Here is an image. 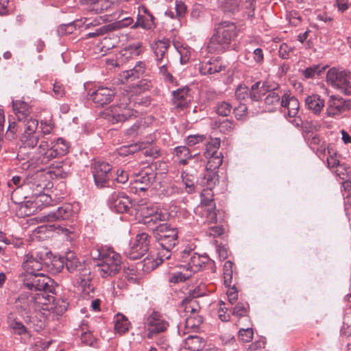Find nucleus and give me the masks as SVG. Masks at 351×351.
I'll return each instance as SVG.
<instances>
[{
	"label": "nucleus",
	"instance_id": "f257e3e1",
	"mask_svg": "<svg viewBox=\"0 0 351 351\" xmlns=\"http://www.w3.org/2000/svg\"><path fill=\"white\" fill-rule=\"evenodd\" d=\"M53 295H45L32 291H23L16 300V309L24 318L25 322H32L37 314L43 311L53 309L57 314L64 313L68 307V303L62 300L54 303Z\"/></svg>",
	"mask_w": 351,
	"mask_h": 351
},
{
	"label": "nucleus",
	"instance_id": "f03ea898",
	"mask_svg": "<svg viewBox=\"0 0 351 351\" xmlns=\"http://www.w3.org/2000/svg\"><path fill=\"white\" fill-rule=\"evenodd\" d=\"M90 255L97 261V272L103 278L112 277L120 271L121 256L110 247L97 246L91 250Z\"/></svg>",
	"mask_w": 351,
	"mask_h": 351
},
{
	"label": "nucleus",
	"instance_id": "7ed1b4c3",
	"mask_svg": "<svg viewBox=\"0 0 351 351\" xmlns=\"http://www.w3.org/2000/svg\"><path fill=\"white\" fill-rule=\"evenodd\" d=\"M69 143L62 137L51 141L50 145L43 138L32 156L37 165L47 164L51 160L66 155L69 150Z\"/></svg>",
	"mask_w": 351,
	"mask_h": 351
},
{
	"label": "nucleus",
	"instance_id": "20e7f679",
	"mask_svg": "<svg viewBox=\"0 0 351 351\" xmlns=\"http://www.w3.org/2000/svg\"><path fill=\"white\" fill-rule=\"evenodd\" d=\"M154 236L159 247L158 256L161 261L169 259L178 243V231L167 223H161L154 230Z\"/></svg>",
	"mask_w": 351,
	"mask_h": 351
},
{
	"label": "nucleus",
	"instance_id": "39448f33",
	"mask_svg": "<svg viewBox=\"0 0 351 351\" xmlns=\"http://www.w3.org/2000/svg\"><path fill=\"white\" fill-rule=\"evenodd\" d=\"M239 29L234 23L223 21L215 27V34L210 38L208 48L210 51L223 50L228 48L235 40Z\"/></svg>",
	"mask_w": 351,
	"mask_h": 351
},
{
	"label": "nucleus",
	"instance_id": "423d86ee",
	"mask_svg": "<svg viewBox=\"0 0 351 351\" xmlns=\"http://www.w3.org/2000/svg\"><path fill=\"white\" fill-rule=\"evenodd\" d=\"M23 285L32 292L43 291L40 293L45 295L53 293L55 291L53 280L43 273L27 274Z\"/></svg>",
	"mask_w": 351,
	"mask_h": 351
},
{
	"label": "nucleus",
	"instance_id": "0eeeda50",
	"mask_svg": "<svg viewBox=\"0 0 351 351\" xmlns=\"http://www.w3.org/2000/svg\"><path fill=\"white\" fill-rule=\"evenodd\" d=\"M150 236L146 232L138 234L130 247L125 250V256L132 260L141 258L149 250Z\"/></svg>",
	"mask_w": 351,
	"mask_h": 351
},
{
	"label": "nucleus",
	"instance_id": "6e6552de",
	"mask_svg": "<svg viewBox=\"0 0 351 351\" xmlns=\"http://www.w3.org/2000/svg\"><path fill=\"white\" fill-rule=\"evenodd\" d=\"M169 323L165 317L158 312L153 311L146 319L145 328L147 330V337L153 338L155 335L165 331Z\"/></svg>",
	"mask_w": 351,
	"mask_h": 351
},
{
	"label": "nucleus",
	"instance_id": "1a4fd4ad",
	"mask_svg": "<svg viewBox=\"0 0 351 351\" xmlns=\"http://www.w3.org/2000/svg\"><path fill=\"white\" fill-rule=\"evenodd\" d=\"M350 73L335 68L329 69L326 74L327 83L336 89L348 90L350 87Z\"/></svg>",
	"mask_w": 351,
	"mask_h": 351
},
{
	"label": "nucleus",
	"instance_id": "9d476101",
	"mask_svg": "<svg viewBox=\"0 0 351 351\" xmlns=\"http://www.w3.org/2000/svg\"><path fill=\"white\" fill-rule=\"evenodd\" d=\"M92 169L96 186L98 188L107 186L112 177L110 165L104 161H97L93 165Z\"/></svg>",
	"mask_w": 351,
	"mask_h": 351
},
{
	"label": "nucleus",
	"instance_id": "9b49d317",
	"mask_svg": "<svg viewBox=\"0 0 351 351\" xmlns=\"http://www.w3.org/2000/svg\"><path fill=\"white\" fill-rule=\"evenodd\" d=\"M170 46V40L163 38L156 41L152 45L154 56L160 73L165 74L167 71V63L168 58L167 51Z\"/></svg>",
	"mask_w": 351,
	"mask_h": 351
},
{
	"label": "nucleus",
	"instance_id": "f8f14e48",
	"mask_svg": "<svg viewBox=\"0 0 351 351\" xmlns=\"http://www.w3.org/2000/svg\"><path fill=\"white\" fill-rule=\"evenodd\" d=\"M143 217V221L145 224H149L151 222L156 223L159 221H166L169 218V214L158 206L151 205L143 207L141 210Z\"/></svg>",
	"mask_w": 351,
	"mask_h": 351
},
{
	"label": "nucleus",
	"instance_id": "ddd939ff",
	"mask_svg": "<svg viewBox=\"0 0 351 351\" xmlns=\"http://www.w3.org/2000/svg\"><path fill=\"white\" fill-rule=\"evenodd\" d=\"M350 109V100L339 96L331 95L327 101L326 114L328 117H332Z\"/></svg>",
	"mask_w": 351,
	"mask_h": 351
},
{
	"label": "nucleus",
	"instance_id": "4468645a",
	"mask_svg": "<svg viewBox=\"0 0 351 351\" xmlns=\"http://www.w3.org/2000/svg\"><path fill=\"white\" fill-rule=\"evenodd\" d=\"M108 203L112 210L119 213L127 212L131 204L130 198L120 191L113 192L109 197Z\"/></svg>",
	"mask_w": 351,
	"mask_h": 351
},
{
	"label": "nucleus",
	"instance_id": "2eb2a0df",
	"mask_svg": "<svg viewBox=\"0 0 351 351\" xmlns=\"http://www.w3.org/2000/svg\"><path fill=\"white\" fill-rule=\"evenodd\" d=\"M156 172L151 168H147L135 175L132 182L136 184V189L145 191L156 181Z\"/></svg>",
	"mask_w": 351,
	"mask_h": 351
},
{
	"label": "nucleus",
	"instance_id": "dca6fc26",
	"mask_svg": "<svg viewBox=\"0 0 351 351\" xmlns=\"http://www.w3.org/2000/svg\"><path fill=\"white\" fill-rule=\"evenodd\" d=\"M114 90L107 87H99L90 95V99L97 107H102L110 104L114 97Z\"/></svg>",
	"mask_w": 351,
	"mask_h": 351
},
{
	"label": "nucleus",
	"instance_id": "f3484780",
	"mask_svg": "<svg viewBox=\"0 0 351 351\" xmlns=\"http://www.w3.org/2000/svg\"><path fill=\"white\" fill-rule=\"evenodd\" d=\"M73 206L70 204H65L60 206L56 210L50 212L47 215H44L41 219V221L52 222L60 220H67L73 215Z\"/></svg>",
	"mask_w": 351,
	"mask_h": 351
},
{
	"label": "nucleus",
	"instance_id": "a211bd4d",
	"mask_svg": "<svg viewBox=\"0 0 351 351\" xmlns=\"http://www.w3.org/2000/svg\"><path fill=\"white\" fill-rule=\"evenodd\" d=\"M45 258L39 255L38 253L27 254L23 263V267L27 274L39 273L45 267Z\"/></svg>",
	"mask_w": 351,
	"mask_h": 351
},
{
	"label": "nucleus",
	"instance_id": "6ab92c4d",
	"mask_svg": "<svg viewBox=\"0 0 351 351\" xmlns=\"http://www.w3.org/2000/svg\"><path fill=\"white\" fill-rule=\"evenodd\" d=\"M281 106L287 109L289 117H295L300 109V103L296 97L292 96L289 91L282 96Z\"/></svg>",
	"mask_w": 351,
	"mask_h": 351
},
{
	"label": "nucleus",
	"instance_id": "aec40b11",
	"mask_svg": "<svg viewBox=\"0 0 351 351\" xmlns=\"http://www.w3.org/2000/svg\"><path fill=\"white\" fill-rule=\"evenodd\" d=\"M189 90V88L184 87L173 92L172 102L176 108L184 109L188 106L191 101Z\"/></svg>",
	"mask_w": 351,
	"mask_h": 351
},
{
	"label": "nucleus",
	"instance_id": "412c9836",
	"mask_svg": "<svg viewBox=\"0 0 351 351\" xmlns=\"http://www.w3.org/2000/svg\"><path fill=\"white\" fill-rule=\"evenodd\" d=\"M225 69L226 66L217 60L203 62L199 65V71L202 75L215 74Z\"/></svg>",
	"mask_w": 351,
	"mask_h": 351
},
{
	"label": "nucleus",
	"instance_id": "4be33fe9",
	"mask_svg": "<svg viewBox=\"0 0 351 351\" xmlns=\"http://www.w3.org/2000/svg\"><path fill=\"white\" fill-rule=\"evenodd\" d=\"M305 105L314 114L319 115L325 106V101L319 95L313 94L306 97Z\"/></svg>",
	"mask_w": 351,
	"mask_h": 351
},
{
	"label": "nucleus",
	"instance_id": "5701e85b",
	"mask_svg": "<svg viewBox=\"0 0 351 351\" xmlns=\"http://www.w3.org/2000/svg\"><path fill=\"white\" fill-rule=\"evenodd\" d=\"M12 109L16 117L25 119L31 117L32 109L27 102L17 99L12 101Z\"/></svg>",
	"mask_w": 351,
	"mask_h": 351
},
{
	"label": "nucleus",
	"instance_id": "b1692460",
	"mask_svg": "<svg viewBox=\"0 0 351 351\" xmlns=\"http://www.w3.org/2000/svg\"><path fill=\"white\" fill-rule=\"evenodd\" d=\"M123 101L118 104V108L120 109H123V111L115 115L116 120L117 122L125 121L128 119H132L133 117H136L137 116V111H134L130 108H126L125 107L128 104L129 97L127 95H124L122 98Z\"/></svg>",
	"mask_w": 351,
	"mask_h": 351
},
{
	"label": "nucleus",
	"instance_id": "393cba45",
	"mask_svg": "<svg viewBox=\"0 0 351 351\" xmlns=\"http://www.w3.org/2000/svg\"><path fill=\"white\" fill-rule=\"evenodd\" d=\"M217 175L216 171H208L206 169V172L197 180V186L205 187L204 192H207L209 195V191L215 186L217 181Z\"/></svg>",
	"mask_w": 351,
	"mask_h": 351
},
{
	"label": "nucleus",
	"instance_id": "a878e982",
	"mask_svg": "<svg viewBox=\"0 0 351 351\" xmlns=\"http://www.w3.org/2000/svg\"><path fill=\"white\" fill-rule=\"evenodd\" d=\"M76 284L82 289L83 292L88 293L93 288H90V271L89 268L84 269L76 274Z\"/></svg>",
	"mask_w": 351,
	"mask_h": 351
},
{
	"label": "nucleus",
	"instance_id": "bb28decb",
	"mask_svg": "<svg viewBox=\"0 0 351 351\" xmlns=\"http://www.w3.org/2000/svg\"><path fill=\"white\" fill-rule=\"evenodd\" d=\"M34 195L35 197L34 200L25 203L26 206H29V208L33 210L32 212L36 211L37 209L40 210L42 207L50 205L51 197L49 195L41 192Z\"/></svg>",
	"mask_w": 351,
	"mask_h": 351
},
{
	"label": "nucleus",
	"instance_id": "cd10ccee",
	"mask_svg": "<svg viewBox=\"0 0 351 351\" xmlns=\"http://www.w3.org/2000/svg\"><path fill=\"white\" fill-rule=\"evenodd\" d=\"M40 138V131H37L32 133L21 134L20 136V141L22 143L23 147H20V152L23 151V149L26 147L30 149H34L38 145Z\"/></svg>",
	"mask_w": 351,
	"mask_h": 351
},
{
	"label": "nucleus",
	"instance_id": "c85d7f7f",
	"mask_svg": "<svg viewBox=\"0 0 351 351\" xmlns=\"http://www.w3.org/2000/svg\"><path fill=\"white\" fill-rule=\"evenodd\" d=\"M201 206H197L195 213H198L200 212L206 213L208 215V220L210 221H214L216 220L217 215L214 210V202L212 199L209 198H202L201 202Z\"/></svg>",
	"mask_w": 351,
	"mask_h": 351
},
{
	"label": "nucleus",
	"instance_id": "c756f323",
	"mask_svg": "<svg viewBox=\"0 0 351 351\" xmlns=\"http://www.w3.org/2000/svg\"><path fill=\"white\" fill-rule=\"evenodd\" d=\"M64 265L67 270L71 273L77 274L87 267L84 265L73 252L66 254Z\"/></svg>",
	"mask_w": 351,
	"mask_h": 351
},
{
	"label": "nucleus",
	"instance_id": "7c9ffc66",
	"mask_svg": "<svg viewBox=\"0 0 351 351\" xmlns=\"http://www.w3.org/2000/svg\"><path fill=\"white\" fill-rule=\"evenodd\" d=\"M204 156L207 159L206 170L215 171L222 164L223 156L221 153L215 154L212 151H210V152H205Z\"/></svg>",
	"mask_w": 351,
	"mask_h": 351
},
{
	"label": "nucleus",
	"instance_id": "2f4dec72",
	"mask_svg": "<svg viewBox=\"0 0 351 351\" xmlns=\"http://www.w3.org/2000/svg\"><path fill=\"white\" fill-rule=\"evenodd\" d=\"M71 171V167L69 162L66 161L58 162L52 164L49 169V173L56 178H64Z\"/></svg>",
	"mask_w": 351,
	"mask_h": 351
},
{
	"label": "nucleus",
	"instance_id": "473e14b6",
	"mask_svg": "<svg viewBox=\"0 0 351 351\" xmlns=\"http://www.w3.org/2000/svg\"><path fill=\"white\" fill-rule=\"evenodd\" d=\"M206 264H212L210 258L207 256L200 255L196 252L193 255V261L191 265L189 266L188 270L191 275L202 270Z\"/></svg>",
	"mask_w": 351,
	"mask_h": 351
},
{
	"label": "nucleus",
	"instance_id": "72a5a7b5",
	"mask_svg": "<svg viewBox=\"0 0 351 351\" xmlns=\"http://www.w3.org/2000/svg\"><path fill=\"white\" fill-rule=\"evenodd\" d=\"M77 335L80 336L81 341L86 346H93L95 339L89 330L87 322L83 321L77 329Z\"/></svg>",
	"mask_w": 351,
	"mask_h": 351
},
{
	"label": "nucleus",
	"instance_id": "f704fd0d",
	"mask_svg": "<svg viewBox=\"0 0 351 351\" xmlns=\"http://www.w3.org/2000/svg\"><path fill=\"white\" fill-rule=\"evenodd\" d=\"M196 254V252L191 247H186L182 252H180L178 257L180 264V267L184 268L186 271H189L188 267L191 265L193 261V255Z\"/></svg>",
	"mask_w": 351,
	"mask_h": 351
},
{
	"label": "nucleus",
	"instance_id": "c9c22d12",
	"mask_svg": "<svg viewBox=\"0 0 351 351\" xmlns=\"http://www.w3.org/2000/svg\"><path fill=\"white\" fill-rule=\"evenodd\" d=\"M158 259H155L152 256H147L143 261L138 262L136 264V269H140L143 272L148 273L154 270L164 261H161L158 256Z\"/></svg>",
	"mask_w": 351,
	"mask_h": 351
},
{
	"label": "nucleus",
	"instance_id": "e433bc0d",
	"mask_svg": "<svg viewBox=\"0 0 351 351\" xmlns=\"http://www.w3.org/2000/svg\"><path fill=\"white\" fill-rule=\"evenodd\" d=\"M118 0H97L93 5V10L97 13H102L104 12H113L117 9Z\"/></svg>",
	"mask_w": 351,
	"mask_h": 351
},
{
	"label": "nucleus",
	"instance_id": "4c0bfd02",
	"mask_svg": "<svg viewBox=\"0 0 351 351\" xmlns=\"http://www.w3.org/2000/svg\"><path fill=\"white\" fill-rule=\"evenodd\" d=\"M114 330L120 335L125 333L128 330L130 322L128 321L126 316L121 313H117L114 317Z\"/></svg>",
	"mask_w": 351,
	"mask_h": 351
},
{
	"label": "nucleus",
	"instance_id": "58836bf2",
	"mask_svg": "<svg viewBox=\"0 0 351 351\" xmlns=\"http://www.w3.org/2000/svg\"><path fill=\"white\" fill-rule=\"evenodd\" d=\"M45 267L52 273L60 272L64 265V260L60 257L54 256L52 259L45 258Z\"/></svg>",
	"mask_w": 351,
	"mask_h": 351
},
{
	"label": "nucleus",
	"instance_id": "ea45409f",
	"mask_svg": "<svg viewBox=\"0 0 351 351\" xmlns=\"http://www.w3.org/2000/svg\"><path fill=\"white\" fill-rule=\"evenodd\" d=\"M145 64L143 62H138L133 69L123 73V77L127 80L133 81L139 78L145 72Z\"/></svg>",
	"mask_w": 351,
	"mask_h": 351
},
{
	"label": "nucleus",
	"instance_id": "a19ab883",
	"mask_svg": "<svg viewBox=\"0 0 351 351\" xmlns=\"http://www.w3.org/2000/svg\"><path fill=\"white\" fill-rule=\"evenodd\" d=\"M23 119L13 117L9 119L7 135L14 138L17 133L21 134Z\"/></svg>",
	"mask_w": 351,
	"mask_h": 351
},
{
	"label": "nucleus",
	"instance_id": "79ce46f5",
	"mask_svg": "<svg viewBox=\"0 0 351 351\" xmlns=\"http://www.w3.org/2000/svg\"><path fill=\"white\" fill-rule=\"evenodd\" d=\"M261 84V82H257L252 86L249 95L252 101H259L261 99L262 95L265 93V91L266 90L267 86L266 84L263 83L261 87H260Z\"/></svg>",
	"mask_w": 351,
	"mask_h": 351
},
{
	"label": "nucleus",
	"instance_id": "37998d69",
	"mask_svg": "<svg viewBox=\"0 0 351 351\" xmlns=\"http://www.w3.org/2000/svg\"><path fill=\"white\" fill-rule=\"evenodd\" d=\"M181 307L184 311L191 313V315L196 314L199 310V306L197 300L194 298H185L181 303Z\"/></svg>",
	"mask_w": 351,
	"mask_h": 351
},
{
	"label": "nucleus",
	"instance_id": "c03bdc74",
	"mask_svg": "<svg viewBox=\"0 0 351 351\" xmlns=\"http://www.w3.org/2000/svg\"><path fill=\"white\" fill-rule=\"evenodd\" d=\"M38 121L32 117L23 119L21 134H28L29 132L31 134L37 132L38 131Z\"/></svg>",
	"mask_w": 351,
	"mask_h": 351
},
{
	"label": "nucleus",
	"instance_id": "a18cd8bd",
	"mask_svg": "<svg viewBox=\"0 0 351 351\" xmlns=\"http://www.w3.org/2000/svg\"><path fill=\"white\" fill-rule=\"evenodd\" d=\"M233 263L230 261L225 262L223 265V279L224 285L226 287H230L232 283V276H233Z\"/></svg>",
	"mask_w": 351,
	"mask_h": 351
},
{
	"label": "nucleus",
	"instance_id": "49530a36",
	"mask_svg": "<svg viewBox=\"0 0 351 351\" xmlns=\"http://www.w3.org/2000/svg\"><path fill=\"white\" fill-rule=\"evenodd\" d=\"M149 17L150 19H147L145 16L138 14L136 22L132 25L131 28L136 29L137 27H141L146 29H151L154 16L152 14H149Z\"/></svg>",
	"mask_w": 351,
	"mask_h": 351
},
{
	"label": "nucleus",
	"instance_id": "de8ad7c7",
	"mask_svg": "<svg viewBox=\"0 0 351 351\" xmlns=\"http://www.w3.org/2000/svg\"><path fill=\"white\" fill-rule=\"evenodd\" d=\"M180 54V61L182 64H186L191 58V49L187 47L180 45L179 43L173 44Z\"/></svg>",
	"mask_w": 351,
	"mask_h": 351
},
{
	"label": "nucleus",
	"instance_id": "09e8293b",
	"mask_svg": "<svg viewBox=\"0 0 351 351\" xmlns=\"http://www.w3.org/2000/svg\"><path fill=\"white\" fill-rule=\"evenodd\" d=\"M203 323V317L197 314L191 315L186 319V328L196 330Z\"/></svg>",
	"mask_w": 351,
	"mask_h": 351
},
{
	"label": "nucleus",
	"instance_id": "8fccbe9b",
	"mask_svg": "<svg viewBox=\"0 0 351 351\" xmlns=\"http://www.w3.org/2000/svg\"><path fill=\"white\" fill-rule=\"evenodd\" d=\"M232 109V105L227 101H221L215 107L216 113L222 117H228Z\"/></svg>",
	"mask_w": 351,
	"mask_h": 351
},
{
	"label": "nucleus",
	"instance_id": "3c124183",
	"mask_svg": "<svg viewBox=\"0 0 351 351\" xmlns=\"http://www.w3.org/2000/svg\"><path fill=\"white\" fill-rule=\"evenodd\" d=\"M112 32L110 23L97 27L87 34L86 38H95Z\"/></svg>",
	"mask_w": 351,
	"mask_h": 351
},
{
	"label": "nucleus",
	"instance_id": "603ef678",
	"mask_svg": "<svg viewBox=\"0 0 351 351\" xmlns=\"http://www.w3.org/2000/svg\"><path fill=\"white\" fill-rule=\"evenodd\" d=\"M131 25H133V19L132 17H125L110 23L112 32L128 27Z\"/></svg>",
	"mask_w": 351,
	"mask_h": 351
},
{
	"label": "nucleus",
	"instance_id": "864d4df0",
	"mask_svg": "<svg viewBox=\"0 0 351 351\" xmlns=\"http://www.w3.org/2000/svg\"><path fill=\"white\" fill-rule=\"evenodd\" d=\"M140 269H136V265L130 266L128 269H124L125 277L129 281L136 282L140 278L141 274L138 272Z\"/></svg>",
	"mask_w": 351,
	"mask_h": 351
},
{
	"label": "nucleus",
	"instance_id": "5fc2aeb1",
	"mask_svg": "<svg viewBox=\"0 0 351 351\" xmlns=\"http://www.w3.org/2000/svg\"><path fill=\"white\" fill-rule=\"evenodd\" d=\"M191 277V274H189V271L186 273L182 272H176L171 274L169 282L173 284H177L179 282H184L187 279Z\"/></svg>",
	"mask_w": 351,
	"mask_h": 351
},
{
	"label": "nucleus",
	"instance_id": "6e6d98bb",
	"mask_svg": "<svg viewBox=\"0 0 351 351\" xmlns=\"http://www.w3.org/2000/svg\"><path fill=\"white\" fill-rule=\"evenodd\" d=\"M248 310V304L243 302H238L233 308L232 314L239 317H244L247 315Z\"/></svg>",
	"mask_w": 351,
	"mask_h": 351
},
{
	"label": "nucleus",
	"instance_id": "4d7b16f0",
	"mask_svg": "<svg viewBox=\"0 0 351 351\" xmlns=\"http://www.w3.org/2000/svg\"><path fill=\"white\" fill-rule=\"evenodd\" d=\"M215 125L218 126L221 132L228 134L231 132L234 128V123L232 121L225 119L220 121L219 123L216 121Z\"/></svg>",
	"mask_w": 351,
	"mask_h": 351
},
{
	"label": "nucleus",
	"instance_id": "13d9d810",
	"mask_svg": "<svg viewBox=\"0 0 351 351\" xmlns=\"http://www.w3.org/2000/svg\"><path fill=\"white\" fill-rule=\"evenodd\" d=\"M223 11L234 14L239 10V1L238 0H226L223 5Z\"/></svg>",
	"mask_w": 351,
	"mask_h": 351
},
{
	"label": "nucleus",
	"instance_id": "bf43d9fd",
	"mask_svg": "<svg viewBox=\"0 0 351 351\" xmlns=\"http://www.w3.org/2000/svg\"><path fill=\"white\" fill-rule=\"evenodd\" d=\"M9 328L14 334L19 335L25 334L27 332L26 327L20 322L12 320L9 323Z\"/></svg>",
	"mask_w": 351,
	"mask_h": 351
},
{
	"label": "nucleus",
	"instance_id": "052dcab7",
	"mask_svg": "<svg viewBox=\"0 0 351 351\" xmlns=\"http://www.w3.org/2000/svg\"><path fill=\"white\" fill-rule=\"evenodd\" d=\"M323 71V68L321 69L319 65H313L307 67L302 71V74L305 78H313L315 75H319Z\"/></svg>",
	"mask_w": 351,
	"mask_h": 351
},
{
	"label": "nucleus",
	"instance_id": "680f3d73",
	"mask_svg": "<svg viewBox=\"0 0 351 351\" xmlns=\"http://www.w3.org/2000/svg\"><path fill=\"white\" fill-rule=\"evenodd\" d=\"M175 153L176 156L182 158V161L185 163L187 159L192 157L189 149L186 146H179L175 148Z\"/></svg>",
	"mask_w": 351,
	"mask_h": 351
},
{
	"label": "nucleus",
	"instance_id": "e2e57ef3",
	"mask_svg": "<svg viewBox=\"0 0 351 351\" xmlns=\"http://www.w3.org/2000/svg\"><path fill=\"white\" fill-rule=\"evenodd\" d=\"M280 100V97L277 93L273 90H268L267 95L264 99V102L268 106H275L278 104Z\"/></svg>",
	"mask_w": 351,
	"mask_h": 351
},
{
	"label": "nucleus",
	"instance_id": "0e129e2a",
	"mask_svg": "<svg viewBox=\"0 0 351 351\" xmlns=\"http://www.w3.org/2000/svg\"><path fill=\"white\" fill-rule=\"evenodd\" d=\"M182 181L185 184L186 191L189 193H191L195 191V187H197V183H195L194 178L193 176L186 174L182 176Z\"/></svg>",
	"mask_w": 351,
	"mask_h": 351
},
{
	"label": "nucleus",
	"instance_id": "69168bd1",
	"mask_svg": "<svg viewBox=\"0 0 351 351\" xmlns=\"http://www.w3.org/2000/svg\"><path fill=\"white\" fill-rule=\"evenodd\" d=\"M141 149V146L138 144H132L128 146H123L120 147L119 154L121 156H128L130 154H134Z\"/></svg>",
	"mask_w": 351,
	"mask_h": 351
},
{
	"label": "nucleus",
	"instance_id": "338daca9",
	"mask_svg": "<svg viewBox=\"0 0 351 351\" xmlns=\"http://www.w3.org/2000/svg\"><path fill=\"white\" fill-rule=\"evenodd\" d=\"M253 330L252 328L240 329L239 331L238 337L243 342H250L253 338Z\"/></svg>",
	"mask_w": 351,
	"mask_h": 351
},
{
	"label": "nucleus",
	"instance_id": "774afa93",
	"mask_svg": "<svg viewBox=\"0 0 351 351\" xmlns=\"http://www.w3.org/2000/svg\"><path fill=\"white\" fill-rule=\"evenodd\" d=\"M248 89L245 86L239 85L237 86L235 90V97L239 100L242 101L245 99L248 96Z\"/></svg>",
	"mask_w": 351,
	"mask_h": 351
}]
</instances>
